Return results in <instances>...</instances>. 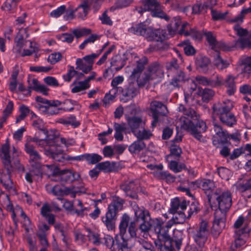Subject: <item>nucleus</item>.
<instances>
[{"instance_id": "nucleus-53", "label": "nucleus", "mask_w": 251, "mask_h": 251, "mask_svg": "<svg viewBox=\"0 0 251 251\" xmlns=\"http://www.w3.org/2000/svg\"><path fill=\"white\" fill-rule=\"evenodd\" d=\"M153 220L154 219L142 221V223L140 225L139 228L141 232H144V237L148 235L147 233L150 231L151 227H152Z\"/></svg>"}, {"instance_id": "nucleus-41", "label": "nucleus", "mask_w": 251, "mask_h": 251, "mask_svg": "<svg viewBox=\"0 0 251 251\" xmlns=\"http://www.w3.org/2000/svg\"><path fill=\"white\" fill-rule=\"evenodd\" d=\"M187 23L182 24L181 29L179 31L180 34H184L185 36H191L195 40H200L201 39L203 33H202L195 29H191L190 31H185L184 29L185 26L187 25Z\"/></svg>"}, {"instance_id": "nucleus-45", "label": "nucleus", "mask_w": 251, "mask_h": 251, "mask_svg": "<svg viewBox=\"0 0 251 251\" xmlns=\"http://www.w3.org/2000/svg\"><path fill=\"white\" fill-rule=\"evenodd\" d=\"M246 233H234L233 236L234 238V243L232 245L233 248L237 249L244 245L246 242Z\"/></svg>"}, {"instance_id": "nucleus-25", "label": "nucleus", "mask_w": 251, "mask_h": 251, "mask_svg": "<svg viewBox=\"0 0 251 251\" xmlns=\"http://www.w3.org/2000/svg\"><path fill=\"white\" fill-rule=\"evenodd\" d=\"M35 100L38 102L36 107L41 111H42L43 109H45L47 106L50 105H60L61 103L58 100H49L40 96H37L35 98Z\"/></svg>"}, {"instance_id": "nucleus-57", "label": "nucleus", "mask_w": 251, "mask_h": 251, "mask_svg": "<svg viewBox=\"0 0 251 251\" xmlns=\"http://www.w3.org/2000/svg\"><path fill=\"white\" fill-rule=\"evenodd\" d=\"M77 208L74 210L75 212L79 216L82 217L87 215L89 212L90 208L88 207H85L82 202L79 200L77 201Z\"/></svg>"}, {"instance_id": "nucleus-44", "label": "nucleus", "mask_w": 251, "mask_h": 251, "mask_svg": "<svg viewBox=\"0 0 251 251\" xmlns=\"http://www.w3.org/2000/svg\"><path fill=\"white\" fill-rule=\"evenodd\" d=\"M236 46L242 49L251 48V33L247 36L238 39L236 43Z\"/></svg>"}, {"instance_id": "nucleus-18", "label": "nucleus", "mask_w": 251, "mask_h": 251, "mask_svg": "<svg viewBox=\"0 0 251 251\" xmlns=\"http://www.w3.org/2000/svg\"><path fill=\"white\" fill-rule=\"evenodd\" d=\"M52 173L56 174L55 176L62 182H72L80 177L79 174L73 170H63L59 172L53 171Z\"/></svg>"}, {"instance_id": "nucleus-52", "label": "nucleus", "mask_w": 251, "mask_h": 251, "mask_svg": "<svg viewBox=\"0 0 251 251\" xmlns=\"http://www.w3.org/2000/svg\"><path fill=\"white\" fill-rule=\"evenodd\" d=\"M71 92L73 93H77L85 91L89 89V87L82 81L74 82L72 85Z\"/></svg>"}, {"instance_id": "nucleus-47", "label": "nucleus", "mask_w": 251, "mask_h": 251, "mask_svg": "<svg viewBox=\"0 0 251 251\" xmlns=\"http://www.w3.org/2000/svg\"><path fill=\"white\" fill-rule=\"evenodd\" d=\"M214 64L217 69L222 70L228 67L229 63L221 58L218 52L217 53L216 56L214 58Z\"/></svg>"}, {"instance_id": "nucleus-11", "label": "nucleus", "mask_w": 251, "mask_h": 251, "mask_svg": "<svg viewBox=\"0 0 251 251\" xmlns=\"http://www.w3.org/2000/svg\"><path fill=\"white\" fill-rule=\"evenodd\" d=\"M150 109L152 113L153 121L152 126H156L159 122L162 117H166L168 114V110L166 105L158 101H153L151 102Z\"/></svg>"}, {"instance_id": "nucleus-49", "label": "nucleus", "mask_w": 251, "mask_h": 251, "mask_svg": "<svg viewBox=\"0 0 251 251\" xmlns=\"http://www.w3.org/2000/svg\"><path fill=\"white\" fill-rule=\"evenodd\" d=\"M151 16L154 17H157L160 19H164L166 21H169L170 17L162 9V6L160 4L157 7L152 11Z\"/></svg>"}, {"instance_id": "nucleus-20", "label": "nucleus", "mask_w": 251, "mask_h": 251, "mask_svg": "<svg viewBox=\"0 0 251 251\" xmlns=\"http://www.w3.org/2000/svg\"><path fill=\"white\" fill-rule=\"evenodd\" d=\"M139 183L138 181H130L125 182L121 187L124 191L127 196L133 199H137L136 192L138 191Z\"/></svg>"}, {"instance_id": "nucleus-7", "label": "nucleus", "mask_w": 251, "mask_h": 251, "mask_svg": "<svg viewBox=\"0 0 251 251\" xmlns=\"http://www.w3.org/2000/svg\"><path fill=\"white\" fill-rule=\"evenodd\" d=\"M42 131L45 135L44 139H40L37 136L34 137H28L26 141L30 144L35 142L38 147L44 149L46 154V151H51L55 147L54 143L56 135L53 130L48 131L46 129H43Z\"/></svg>"}, {"instance_id": "nucleus-34", "label": "nucleus", "mask_w": 251, "mask_h": 251, "mask_svg": "<svg viewBox=\"0 0 251 251\" xmlns=\"http://www.w3.org/2000/svg\"><path fill=\"white\" fill-rule=\"evenodd\" d=\"M13 170V168L12 170H10L9 172H8L7 169H4L2 170V173H1L0 176V181L3 185L4 186L5 189L7 190H9L12 187V182L10 179V174Z\"/></svg>"}, {"instance_id": "nucleus-54", "label": "nucleus", "mask_w": 251, "mask_h": 251, "mask_svg": "<svg viewBox=\"0 0 251 251\" xmlns=\"http://www.w3.org/2000/svg\"><path fill=\"white\" fill-rule=\"evenodd\" d=\"M86 231L87 232V236L89 241L92 243L98 245L101 243H103V241H101V239L99 237V234L97 232L92 231L89 228H87Z\"/></svg>"}, {"instance_id": "nucleus-60", "label": "nucleus", "mask_w": 251, "mask_h": 251, "mask_svg": "<svg viewBox=\"0 0 251 251\" xmlns=\"http://www.w3.org/2000/svg\"><path fill=\"white\" fill-rule=\"evenodd\" d=\"M76 69L81 70L85 74L88 73L92 70V67L89 66L87 63L83 62L82 59L78 58L76 61Z\"/></svg>"}, {"instance_id": "nucleus-29", "label": "nucleus", "mask_w": 251, "mask_h": 251, "mask_svg": "<svg viewBox=\"0 0 251 251\" xmlns=\"http://www.w3.org/2000/svg\"><path fill=\"white\" fill-rule=\"evenodd\" d=\"M116 214L107 211L105 216L102 217V221L107 229L112 230L115 227Z\"/></svg>"}, {"instance_id": "nucleus-19", "label": "nucleus", "mask_w": 251, "mask_h": 251, "mask_svg": "<svg viewBox=\"0 0 251 251\" xmlns=\"http://www.w3.org/2000/svg\"><path fill=\"white\" fill-rule=\"evenodd\" d=\"M131 206L134 211L135 221H140L151 220L150 213L148 210L143 206H139L135 202H132Z\"/></svg>"}, {"instance_id": "nucleus-59", "label": "nucleus", "mask_w": 251, "mask_h": 251, "mask_svg": "<svg viewBox=\"0 0 251 251\" xmlns=\"http://www.w3.org/2000/svg\"><path fill=\"white\" fill-rule=\"evenodd\" d=\"M124 81V77L122 76H117L113 79L111 82V85L113 87V89L110 91V93H113L116 94V91L121 92L122 90V87H117V85L121 84Z\"/></svg>"}, {"instance_id": "nucleus-56", "label": "nucleus", "mask_w": 251, "mask_h": 251, "mask_svg": "<svg viewBox=\"0 0 251 251\" xmlns=\"http://www.w3.org/2000/svg\"><path fill=\"white\" fill-rule=\"evenodd\" d=\"M146 147L145 144L143 141L138 140L133 142L129 147V151L132 153H136L140 151Z\"/></svg>"}, {"instance_id": "nucleus-14", "label": "nucleus", "mask_w": 251, "mask_h": 251, "mask_svg": "<svg viewBox=\"0 0 251 251\" xmlns=\"http://www.w3.org/2000/svg\"><path fill=\"white\" fill-rule=\"evenodd\" d=\"M226 215L220 211H216L214 216L211 234L214 238H217L226 226Z\"/></svg>"}, {"instance_id": "nucleus-3", "label": "nucleus", "mask_w": 251, "mask_h": 251, "mask_svg": "<svg viewBox=\"0 0 251 251\" xmlns=\"http://www.w3.org/2000/svg\"><path fill=\"white\" fill-rule=\"evenodd\" d=\"M233 107V102L230 100H226L217 102L213 108L215 114L219 116L223 124L228 126H232L236 123L234 115L230 112Z\"/></svg>"}, {"instance_id": "nucleus-28", "label": "nucleus", "mask_w": 251, "mask_h": 251, "mask_svg": "<svg viewBox=\"0 0 251 251\" xmlns=\"http://www.w3.org/2000/svg\"><path fill=\"white\" fill-rule=\"evenodd\" d=\"M46 189L49 193L52 194L54 196L58 197L57 198L59 200L63 201L61 197H63L64 186L61 185L57 184L52 186L50 184L46 185Z\"/></svg>"}, {"instance_id": "nucleus-42", "label": "nucleus", "mask_w": 251, "mask_h": 251, "mask_svg": "<svg viewBox=\"0 0 251 251\" xmlns=\"http://www.w3.org/2000/svg\"><path fill=\"white\" fill-rule=\"evenodd\" d=\"M181 24V19L179 16L174 17L171 23L168 25L167 28L170 34H174L178 30Z\"/></svg>"}, {"instance_id": "nucleus-13", "label": "nucleus", "mask_w": 251, "mask_h": 251, "mask_svg": "<svg viewBox=\"0 0 251 251\" xmlns=\"http://www.w3.org/2000/svg\"><path fill=\"white\" fill-rule=\"evenodd\" d=\"M25 152L29 155V162L33 168L38 169L39 174L41 173V157L38 152L35 149L33 144H30L26 141L25 145Z\"/></svg>"}, {"instance_id": "nucleus-16", "label": "nucleus", "mask_w": 251, "mask_h": 251, "mask_svg": "<svg viewBox=\"0 0 251 251\" xmlns=\"http://www.w3.org/2000/svg\"><path fill=\"white\" fill-rule=\"evenodd\" d=\"M213 126L214 131L215 133L212 138L213 145L218 146L220 144L226 143L229 137V134L227 131L223 129L222 126L217 123H214Z\"/></svg>"}, {"instance_id": "nucleus-46", "label": "nucleus", "mask_w": 251, "mask_h": 251, "mask_svg": "<svg viewBox=\"0 0 251 251\" xmlns=\"http://www.w3.org/2000/svg\"><path fill=\"white\" fill-rule=\"evenodd\" d=\"M134 135L140 140L149 139L152 134L149 130L146 129L144 127H140L137 131H135Z\"/></svg>"}, {"instance_id": "nucleus-55", "label": "nucleus", "mask_w": 251, "mask_h": 251, "mask_svg": "<svg viewBox=\"0 0 251 251\" xmlns=\"http://www.w3.org/2000/svg\"><path fill=\"white\" fill-rule=\"evenodd\" d=\"M160 243L158 245V248L160 251H172L174 244L171 238L164 240V241H159Z\"/></svg>"}, {"instance_id": "nucleus-6", "label": "nucleus", "mask_w": 251, "mask_h": 251, "mask_svg": "<svg viewBox=\"0 0 251 251\" xmlns=\"http://www.w3.org/2000/svg\"><path fill=\"white\" fill-rule=\"evenodd\" d=\"M130 218L127 214H124L121 218L119 225L120 234L122 237V241L127 243L130 239L127 236V232L130 238H136L137 237V232L138 229L135 221H130Z\"/></svg>"}, {"instance_id": "nucleus-36", "label": "nucleus", "mask_w": 251, "mask_h": 251, "mask_svg": "<svg viewBox=\"0 0 251 251\" xmlns=\"http://www.w3.org/2000/svg\"><path fill=\"white\" fill-rule=\"evenodd\" d=\"M240 68L241 73L249 77L251 73V56H243L241 58Z\"/></svg>"}, {"instance_id": "nucleus-37", "label": "nucleus", "mask_w": 251, "mask_h": 251, "mask_svg": "<svg viewBox=\"0 0 251 251\" xmlns=\"http://www.w3.org/2000/svg\"><path fill=\"white\" fill-rule=\"evenodd\" d=\"M89 10V1H84L75 10L77 12V16L78 18L84 20L87 16Z\"/></svg>"}, {"instance_id": "nucleus-4", "label": "nucleus", "mask_w": 251, "mask_h": 251, "mask_svg": "<svg viewBox=\"0 0 251 251\" xmlns=\"http://www.w3.org/2000/svg\"><path fill=\"white\" fill-rule=\"evenodd\" d=\"M208 199L210 203L212 200H216L219 206V210L217 211H220L222 214H225L226 215L232 204V198L230 192L220 188L216 189L211 195H208Z\"/></svg>"}, {"instance_id": "nucleus-31", "label": "nucleus", "mask_w": 251, "mask_h": 251, "mask_svg": "<svg viewBox=\"0 0 251 251\" xmlns=\"http://www.w3.org/2000/svg\"><path fill=\"white\" fill-rule=\"evenodd\" d=\"M187 206V204L186 201H180L178 198H176L172 200L170 210L171 213L178 212L180 210L186 211V209H188Z\"/></svg>"}, {"instance_id": "nucleus-40", "label": "nucleus", "mask_w": 251, "mask_h": 251, "mask_svg": "<svg viewBox=\"0 0 251 251\" xmlns=\"http://www.w3.org/2000/svg\"><path fill=\"white\" fill-rule=\"evenodd\" d=\"M237 187L240 192L243 193L245 197L250 198L251 197V177L245 183H239Z\"/></svg>"}, {"instance_id": "nucleus-8", "label": "nucleus", "mask_w": 251, "mask_h": 251, "mask_svg": "<svg viewBox=\"0 0 251 251\" xmlns=\"http://www.w3.org/2000/svg\"><path fill=\"white\" fill-rule=\"evenodd\" d=\"M173 225L172 221H169L165 225L160 219L156 218L153 221L152 228L159 241L170 239L171 236L169 229Z\"/></svg>"}, {"instance_id": "nucleus-1", "label": "nucleus", "mask_w": 251, "mask_h": 251, "mask_svg": "<svg viewBox=\"0 0 251 251\" xmlns=\"http://www.w3.org/2000/svg\"><path fill=\"white\" fill-rule=\"evenodd\" d=\"M147 61L148 59L144 57L136 60L131 66H127L126 68V72L131 73L130 78L136 79L139 86H143L151 81L160 78L163 76V73L157 64L150 65L144 74H141Z\"/></svg>"}, {"instance_id": "nucleus-50", "label": "nucleus", "mask_w": 251, "mask_h": 251, "mask_svg": "<svg viewBox=\"0 0 251 251\" xmlns=\"http://www.w3.org/2000/svg\"><path fill=\"white\" fill-rule=\"evenodd\" d=\"M196 81L198 84L204 86H217V78L216 80H211L204 76L198 75L196 77Z\"/></svg>"}, {"instance_id": "nucleus-30", "label": "nucleus", "mask_w": 251, "mask_h": 251, "mask_svg": "<svg viewBox=\"0 0 251 251\" xmlns=\"http://www.w3.org/2000/svg\"><path fill=\"white\" fill-rule=\"evenodd\" d=\"M123 93V96L127 100L131 99L135 97L138 93V90L136 85L132 82L129 83L124 89L121 90Z\"/></svg>"}, {"instance_id": "nucleus-33", "label": "nucleus", "mask_w": 251, "mask_h": 251, "mask_svg": "<svg viewBox=\"0 0 251 251\" xmlns=\"http://www.w3.org/2000/svg\"><path fill=\"white\" fill-rule=\"evenodd\" d=\"M29 82V87L31 89L37 92H40L45 96L48 95L49 89L44 85L41 84L37 79L32 78L30 79Z\"/></svg>"}, {"instance_id": "nucleus-32", "label": "nucleus", "mask_w": 251, "mask_h": 251, "mask_svg": "<svg viewBox=\"0 0 251 251\" xmlns=\"http://www.w3.org/2000/svg\"><path fill=\"white\" fill-rule=\"evenodd\" d=\"M196 182L199 187L201 188L206 194H207V196L210 195L209 193L215 187V182L210 179L199 180Z\"/></svg>"}, {"instance_id": "nucleus-58", "label": "nucleus", "mask_w": 251, "mask_h": 251, "mask_svg": "<svg viewBox=\"0 0 251 251\" xmlns=\"http://www.w3.org/2000/svg\"><path fill=\"white\" fill-rule=\"evenodd\" d=\"M208 6L206 3H196L192 7L193 13L195 14L205 13L206 12Z\"/></svg>"}, {"instance_id": "nucleus-35", "label": "nucleus", "mask_w": 251, "mask_h": 251, "mask_svg": "<svg viewBox=\"0 0 251 251\" xmlns=\"http://www.w3.org/2000/svg\"><path fill=\"white\" fill-rule=\"evenodd\" d=\"M148 27L144 23H141L133 25L128 28V31L130 33L145 37Z\"/></svg>"}, {"instance_id": "nucleus-12", "label": "nucleus", "mask_w": 251, "mask_h": 251, "mask_svg": "<svg viewBox=\"0 0 251 251\" xmlns=\"http://www.w3.org/2000/svg\"><path fill=\"white\" fill-rule=\"evenodd\" d=\"M208 235V223L206 221H202L199 229L193 232V238L200 248H203L207 241Z\"/></svg>"}, {"instance_id": "nucleus-51", "label": "nucleus", "mask_w": 251, "mask_h": 251, "mask_svg": "<svg viewBox=\"0 0 251 251\" xmlns=\"http://www.w3.org/2000/svg\"><path fill=\"white\" fill-rule=\"evenodd\" d=\"M82 161L86 160L89 163L96 164L102 159V157L97 154H83L81 155Z\"/></svg>"}, {"instance_id": "nucleus-5", "label": "nucleus", "mask_w": 251, "mask_h": 251, "mask_svg": "<svg viewBox=\"0 0 251 251\" xmlns=\"http://www.w3.org/2000/svg\"><path fill=\"white\" fill-rule=\"evenodd\" d=\"M28 36L27 28H21L14 39L16 48H18L19 50L24 49L23 56H29L35 51V43L30 40H26Z\"/></svg>"}, {"instance_id": "nucleus-24", "label": "nucleus", "mask_w": 251, "mask_h": 251, "mask_svg": "<svg viewBox=\"0 0 251 251\" xmlns=\"http://www.w3.org/2000/svg\"><path fill=\"white\" fill-rule=\"evenodd\" d=\"M124 202L121 198L116 196H113L112 201L108 206V211L117 215L118 212L123 209Z\"/></svg>"}, {"instance_id": "nucleus-62", "label": "nucleus", "mask_w": 251, "mask_h": 251, "mask_svg": "<svg viewBox=\"0 0 251 251\" xmlns=\"http://www.w3.org/2000/svg\"><path fill=\"white\" fill-rule=\"evenodd\" d=\"M106 47V45H105L102 49H101L100 52L98 53H92L90 55H86L83 57L82 59L83 60L86 61L89 66H91V67L93 66V65L94 62V60L98 57L100 54L101 53L104 48Z\"/></svg>"}, {"instance_id": "nucleus-61", "label": "nucleus", "mask_w": 251, "mask_h": 251, "mask_svg": "<svg viewBox=\"0 0 251 251\" xmlns=\"http://www.w3.org/2000/svg\"><path fill=\"white\" fill-rule=\"evenodd\" d=\"M139 243L140 246L139 251H154V247L151 242L145 239H140Z\"/></svg>"}, {"instance_id": "nucleus-38", "label": "nucleus", "mask_w": 251, "mask_h": 251, "mask_svg": "<svg viewBox=\"0 0 251 251\" xmlns=\"http://www.w3.org/2000/svg\"><path fill=\"white\" fill-rule=\"evenodd\" d=\"M210 63L209 59L205 56L201 57L196 60V65L200 71L203 73H206L209 68Z\"/></svg>"}, {"instance_id": "nucleus-43", "label": "nucleus", "mask_w": 251, "mask_h": 251, "mask_svg": "<svg viewBox=\"0 0 251 251\" xmlns=\"http://www.w3.org/2000/svg\"><path fill=\"white\" fill-rule=\"evenodd\" d=\"M183 238V233L180 230L175 229L174 230L173 236L171 240L173 244L175 245L177 249L179 250L182 244V240Z\"/></svg>"}, {"instance_id": "nucleus-2", "label": "nucleus", "mask_w": 251, "mask_h": 251, "mask_svg": "<svg viewBox=\"0 0 251 251\" xmlns=\"http://www.w3.org/2000/svg\"><path fill=\"white\" fill-rule=\"evenodd\" d=\"M178 110L183 116L177 122V126L189 132L197 140L204 141V138L202 134L207 129L206 123L199 119L196 112L191 108H187L184 105L180 104Z\"/></svg>"}, {"instance_id": "nucleus-21", "label": "nucleus", "mask_w": 251, "mask_h": 251, "mask_svg": "<svg viewBox=\"0 0 251 251\" xmlns=\"http://www.w3.org/2000/svg\"><path fill=\"white\" fill-rule=\"evenodd\" d=\"M142 6L136 7L135 9L141 14L144 12L149 11L151 13L152 11L160 4L157 0H142Z\"/></svg>"}, {"instance_id": "nucleus-27", "label": "nucleus", "mask_w": 251, "mask_h": 251, "mask_svg": "<svg viewBox=\"0 0 251 251\" xmlns=\"http://www.w3.org/2000/svg\"><path fill=\"white\" fill-rule=\"evenodd\" d=\"M46 155L53 159L58 162H62L65 160V153L63 151L55 146L51 151H46Z\"/></svg>"}, {"instance_id": "nucleus-26", "label": "nucleus", "mask_w": 251, "mask_h": 251, "mask_svg": "<svg viewBox=\"0 0 251 251\" xmlns=\"http://www.w3.org/2000/svg\"><path fill=\"white\" fill-rule=\"evenodd\" d=\"M203 34L205 35L207 41L212 47L213 49L216 50L217 48H219L220 50H226L225 45L222 43H218L216 41L215 36H214L211 32L203 31Z\"/></svg>"}, {"instance_id": "nucleus-17", "label": "nucleus", "mask_w": 251, "mask_h": 251, "mask_svg": "<svg viewBox=\"0 0 251 251\" xmlns=\"http://www.w3.org/2000/svg\"><path fill=\"white\" fill-rule=\"evenodd\" d=\"M236 77L232 75H228L225 79L221 77L217 76V86L224 85L227 88V93L229 95H232L236 90L235 80Z\"/></svg>"}, {"instance_id": "nucleus-15", "label": "nucleus", "mask_w": 251, "mask_h": 251, "mask_svg": "<svg viewBox=\"0 0 251 251\" xmlns=\"http://www.w3.org/2000/svg\"><path fill=\"white\" fill-rule=\"evenodd\" d=\"M198 207L196 203L192 202L189 205L188 209L186 211H179L178 212H174L173 220H171L173 224H182L186 218H189L192 215L197 213Z\"/></svg>"}, {"instance_id": "nucleus-10", "label": "nucleus", "mask_w": 251, "mask_h": 251, "mask_svg": "<svg viewBox=\"0 0 251 251\" xmlns=\"http://www.w3.org/2000/svg\"><path fill=\"white\" fill-rule=\"evenodd\" d=\"M145 37L148 41H153L156 42L155 44H151L148 50L150 51H154L160 50L163 48V44L162 41L164 36L161 34L160 29H153L151 27H149L145 34Z\"/></svg>"}, {"instance_id": "nucleus-48", "label": "nucleus", "mask_w": 251, "mask_h": 251, "mask_svg": "<svg viewBox=\"0 0 251 251\" xmlns=\"http://www.w3.org/2000/svg\"><path fill=\"white\" fill-rule=\"evenodd\" d=\"M58 122L64 125H71L74 127H77L80 125L79 122L77 121L76 117L73 115L66 118H60Z\"/></svg>"}, {"instance_id": "nucleus-23", "label": "nucleus", "mask_w": 251, "mask_h": 251, "mask_svg": "<svg viewBox=\"0 0 251 251\" xmlns=\"http://www.w3.org/2000/svg\"><path fill=\"white\" fill-rule=\"evenodd\" d=\"M126 120L128 125L133 134L135 133V131L138 130L139 128L144 127L145 124V122L139 117H128Z\"/></svg>"}, {"instance_id": "nucleus-22", "label": "nucleus", "mask_w": 251, "mask_h": 251, "mask_svg": "<svg viewBox=\"0 0 251 251\" xmlns=\"http://www.w3.org/2000/svg\"><path fill=\"white\" fill-rule=\"evenodd\" d=\"M86 189L83 187L82 184L78 186L72 185L70 187H65L64 189L63 197L70 196L72 198H75L77 194L85 193Z\"/></svg>"}, {"instance_id": "nucleus-39", "label": "nucleus", "mask_w": 251, "mask_h": 251, "mask_svg": "<svg viewBox=\"0 0 251 251\" xmlns=\"http://www.w3.org/2000/svg\"><path fill=\"white\" fill-rule=\"evenodd\" d=\"M245 221V219L242 216H240L238 218L233 225L234 233H247Z\"/></svg>"}, {"instance_id": "nucleus-63", "label": "nucleus", "mask_w": 251, "mask_h": 251, "mask_svg": "<svg viewBox=\"0 0 251 251\" xmlns=\"http://www.w3.org/2000/svg\"><path fill=\"white\" fill-rule=\"evenodd\" d=\"M156 176L159 179L165 180L168 183H172L175 180V178L166 172L160 171L156 173Z\"/></svg>"}, {"instance_id": "nucleus-9", "label": "nucleus", "mask_w": 251, "mask_h": 251, "mask_svg": "<svg viewBox=\"0 0 251 251\" xmlns=\"http://www.w3.org/2000/svg\"><path fill=\"white\" fill-rule=\"evenodd\" d=\"M9 144L8 143L2 145L0 149V157L2 160L4 169H7L8 172L12 170L13 167L11 165L12 160L18 156V152L17 149L13 147L11 152L10 151Z\"/></svg>"}, {"instance_id": "nucleus-64", "label": "nucleus", "mask_w": 251, "mask_h": 251, "mask_svg": "<svg viewBox=\"0 0 251 251\" xmlns=\"http://www.w3.org/2000/svg\"><path fill=\"white\" fill-rule=\"evenodd\" d=\"M202 100L208 102L214 95V92L210 89H204L200 91Z\"/></svg>"}]
</instances>
